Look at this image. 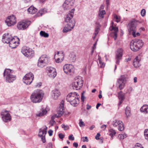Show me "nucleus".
<instances>
[{
	"mask_svg": "<svg viewBox=\"0 0 148 148\" xmlns=\"http://www.w3.org/2000/svg\"><path fill=\"white\" fill-rule=\"evenodd\" d=\"M74 10V8L71 10V13L67 15L66 17L65 21L68 23L65 25L63 30V32L64 33H66L71 30L75 25V21L71 20L73 16V13Z\"/></svg>",
	"mask_w": 148,
	"mask_h": 148,
	"instance_id": "f257e3e1",
	"label": "nucleus"
},
{
	"mask_svg": "<svg viewBox=\"0 0 148 148\" xmlns=\"http://www.w3.org/2000/svg\"><path fill=\"white\" fill-rule=\"evenodd\" d=\"M44 95V92L42 90L37 89L32 93L30 98L33 103H39L42 101Z\"/></svg>",
	"mask_w": 148,
	"mask_h": 148,
	"instance_id": "f03ea898",
	"label": "nucleus"
},
{
	"mask_svg": "<svg viewBox=\"0 0 148 148\" xmlns=\"http://www.w3.org/2000/svg\"><path fill=\"white\" fill-rule=\"evenodd\" d=\"M79 95L76 92H71L67 95L66 100L71 105L75 107L79 103Z\"/></svg>",
	"mask_w": 148,
	"mask_h": 148,
	"instance_id": "7ed1b4c3",
	"label": "nucleus"
},
{
	"mask_svg": "<svg viewBox=\"0 0 148 148\" xmlns=\"http://www.w3.org/2000/svg\"><path fill=\"white\" fill-rule=\"evenodd\" d=\"M14 71L9 69H6L4 71L3 75L6 82H12L16 79V76L12 74Z\"/></svg>",
	"mask_w": 148,
	"mask_h": 148,
	"instance_id": "20e7f679",
	"label": "nucleus"
},
{
	"mask_svg": "<svg viewBox=\"0 0 148 148\" xmlns=\"http://www.w3.org/2000/svg\"><path fill=\"white\" fill-rule=\"evenodd\" d=\"M130 48L134 51H138L143 46V42L141 40H132L130 43Z\"/></svg>",
	"mask_w": 148,
	"mask_h": 148,
	"instance_id": "39448f33",
	"label": "nucleus"
},
{
	"mask_svg": "<svg viewBox=\"0 0 148 148\" xmlns=\"http://www.w3.org/2000/svg\"><path fill=\"white\" fill-rule=\"evenodd\" d=\"M138 21L136 20L132 21L128 24L129 27L128 31L130 34H132L134 37H136V27Z\"/></svg>",
	"mask_w": 148,
	"mask_h": 148,
	"instance_id": "423d86ee",
	"label": "nucleus"
},
{
	"mask_svg": "<svg viewBox=\"0 0 148 148\" xmlns=\"http://www.w3.org/2000/svg\"><path fill=\"white\" fill-rule=\"evenodd\" d=\"M49 59L47 55H44L40 57L38 62V66L42 68L49 63Z\"/></svg>",
	"mask_w": 148,
	"mask_h": 148,
	"instance_id": "0eeeda50",
	"label": "nucleus"
},
{
	"mask_svg": "<svg viewBox=\"0 0 148 148\" xmlns=\"http://www.w3.org/2000/svg\"><path fill=\"white\" fill-rule=\"evenodd\" d=\"M31 23V21H23L18 23L17 27L19 30H24L26 29Z\"/></svg>",
	"mask_w": 148,
	"mask_h": 148,
	"instance_id": "6e6552de",
	"label": "nucleus"
},
{
	"mask_svg": "<svg viewBox=\"0 0 148 148\" xmlns=\"http://www.w3.org/2000/svg\"><path fill=\"white\" fill-rule=\"evenodd\" d=\"M21 51L25 56L27 57L33 56L34 52V51L31 49L26 46L22 47Z\"/></svg>",
	"mask_w": 148,
	"mask_h": 148,
	"instance_id": "1a4fd4ad",
	"label": "nucleus"
},
{
	"mask_svg": "<svg viewBox=\"0 0 148 148\" xmlns=\"http://www.w3.org/2000/svg\"><path fill=\"white\" fill-rule=\"evenodd\" d=\"M63 70L65 73L70 75H72L74 72V67L71 64H66L63 67Z\"/></svg>",
	"mask_w": 148,
	"mask_h": 148,
	"instance_id": "9d476101",
	"label": "nucleus"
},
{
	"mask_svg": "<svg viewBox=\"0 0 148 148\" xmlns=\"http://www.w3.org/2000/svg\"><path fill=\"white\" fill-rule=\"evenodd\" d=\"M1 115L2 116V118L4 122H7L11 120V116L8 111L3 110L1 112Z\"/></svg>",
	"mask_w": 148,
	"mask_h": 148,
	"instance_id": "9b49d317",
	"label": "nucleus"
},
{
	"mask_svg": "<svg viewBox=\"0 0 148 148\" xmlns=\"http://www.w3.org/2000/svg\"><path fill=\"white\" fill-rule=\"evenodd\" d=\"M83 81L81 80H75L74 82L71 84V86L74 90H78L80 89L83 85Z\"/></svg>",
	"mask_w": 148,
	"mask_h": 148,
	"instance_id": "f8f14e48",
	"label": "nucleus"
},
{
	"mask_svg": "<svg viewBox=\"0 0 148 148\" xmlns=\"http://www.w3.org/2000/svg\"><path fill=\"white\" fill-rule=\"evenodd\" d=\"M75 0H66L62 5L64 10H68L74 5Z\"/></svg>",
	"mask_w": 148,
	"mask_h": 148,
	"instance_id": "ddd939ff",
	"label": "nucleus"
},
{
	"mask_svg": "<svg viewBox=\"0 0 148 148\" xmlns=\"http://www.w3.org/2000/svg\"><path fill=\"white\" fill-rule=\"evenodd\" d=\"M8 26L14 25L16 23V17L13 15L8 16L5 21Z\"/></svg>",
	"mask_w": 148,
	"mask_h": 148,
	"instance_id": "4468645a",
	"label": "nucleus"
},
{
	"mask_svg": "<svg viewBox=\"0 0 148 148\" xmlns=\"http://www.w3.org/2000/svg\"><path fill=\"white\" fill-rule=\"evenodd\" d=\"M126 81V78L124 75H122L118 79L117 83L119 84V88L121 90L124 88L125 85V82Z\"/></svg>",
	"mask_w": 148,
	"mask_h": 148,
	"instance_id": "2eb2a0df",
	"label": "nucleus"
},
{
	"mask_svg": "<svg viewBox=\"0 0 148 148\" xmlns=\"http://www.w3.org/2000/svg\"><path fill=\"white\" fill-rule=\"evenodd\" d=\"M123 50L122 48H118L117 50V53L116 54V63L119 64L120 61L121 59L123 56Z\"/></svg>",
	"mask_w": 148,
	"mask_h": 148,
	"instance_id": "dca6fc26",
	"label": "nucleus"
},
{
	"mask_svg": "<svg viewBox=\"0 0 148 148\" xmlns=\"http://www.w3.org/2000/svg\"><path fill=\"white\" fill-rule=\"evenodd\" d=\"M46 70L48 71V74L50 77L54 78L56 75L57 73L56 69L51 67H47Z\"/></svg>",
	"mask_w": 148,
	"mask_h": 148,
	"instance_id": "f3484780",
	"label": "nucleus"
},
{
	"mask_svg": "<svg viewBox=\"0 0 148 148\" xmlns=\"http://www.w3.org/2000/svg\"><path fill=\"white\" fill-rule=\"evenodd\" d=\"M16 37L17 38V39L18 40L17 43L15 40V38H13L10 39V42L8 43L10 47L12 48H14L16 47L18 45H16V43H17V44H18L19 43L20 40L19 38L17 37Z\"/></svg>",
	"mask_w": 148,
	"mask_h": 148,
	"instance_id": "a211bd4d",
	"label": "nucleus"
},
{
	"mask_svg": "<svg viewBox=\"0 0 148 148\" xmlns=\"http://www.w3.org/2000/svg\"><path fill=\"white\" fill-rule=\"evenodd\" d=\"M64 101L62 100L61 102V104L60 105L61 106L60 107V108H61L59 110L58 112V113L56 115V117H60L64 113V111H63L64 110Z\"/></svg>",
	"mask_w": 148,
	"mask_h": 148,
	"instance_id": "6ab92c4d",
	"label": "nucleus"
},
{
	"mask_svg": "<svg viewBox=\"0 0 148 148\" xmlns=\"http://www.w3.org/2000/svg\"><path fill=\"white\" fill-rule=\"evenodd\" d=\"M111 30L114 31V32L111 33V35L112 36H113L114 40H116L117 37V33L118 31V28L117 27H115L113 26H112Z\"/></svg>",
	"mask_w": 148,
	"mask_h": 148,
	"instance_id": "aec40b11",
	"label": "nucleus"
},
{
	"mask_svg": "<svg viewBox=\"0 0 148 148\" xmlns=\"http://www.w3.org/2000/svg\"><path fill=\"white\" fill-rule=\"evenodd\" d=\"M47 128L46 127V128H45L43 130L41 129H40L38 136L41 139H45V135L47 133Z\"/></svg>",
	"mask_w": 148,
	"mask_h": 148,
	"instance_id": "412c9836",
	"label": "nucleus"
},
{
	"mask_svg": "<svg viewBox=\"0 0 148 148\" xmlns=\"http://www.w3.org/2000/svg\"><path fill=\"white\" fill-rule=\"evenodd\" d=\"M10 40L9 37V33H7L4 34L2 37V41L5 43L8 44Z\"/></svg>",
	"mask_w": 148,
	"mask_h": 148,
	"instance_id": "4be33fe9",
	"label": "nucleus"
},
{
	"mask_svg": "<svg viewBox=\"0 0 148 148\" xmlns=\"http://www.w3.org/2000/svg\"><path fill=\"white\" fill-rule=\"evenodd\" d=\"M60 95V92L58 89H56L52 91V96L55 99H57Z\"/></svg>",
	"mask_w": 148,
	"mask_h": 148,
	"instance_id": "5701e85b",
	"label": "nucleus"
},
{
	"mask_svg": "<svg viewBox=\"0 0 148 148\" xmlns=\"http://www.w3.org/2000/svg\"><path fill=\"white\" fill-rule=\"evenodd\" d=\"M140 60L138 59V56L134 60L133 64L135 67H139L140 66Z\"/></svg>",
	"mask_w": 148,
	"mask_h": 148,
	"instance_id": "b1692460",
	"label": "nucleus"
},
{
	"mask_svg": "<svg viewBox=\"0 0 148 148\" xmlns=\"http://www.w3.org/2000/svg\"><path fill=\"white\" fill-rule=\"evenodd\" d=\"M37 9L32 6H31L27 9L28 12L29 13L32 14L35 13L37 12Z\"/></svg>",
	"mask_w": 148,
	"mask_h": 148,
	"instance_id": "393cba45",
	"label": "nucleus"
},
{
	"mask_svg": "<svg viewBox=\"0 0 148 148\" xmlns=\"http://www.w3.org/2000/svg\"><path fill=\"white\" fill-rule=\"evenodd\" d=\"M23 78H26L29 79L33 78V80L34 79V75L31 72H30L28 73H27L24 77Z\"/></svg>",
	"mask_w": 148,
	"mask_h": 148,
	"instance_id": "a878e982",
	"label": "nucleus"
},
{
	"mask_svg": "<svg viewBox=\"0 0 148 148\" xmlns=\"http://www.w3.org/2000/svg\"><path fill=\"white\" fill-rule=\"evenodd\" d=\"M125 95H118V98L119 99V103L118 105L120 106L122 103L123 100L125 99Z\"/></svg>",
	"mask_w": 148,
	"mask_h": 148,
	"instance_id": "bb28decb",
	"label": "nucleus"
},
{
	"mask_svg": "<svg viewBox=\"0 0 148 148\" xmlns=\"http://www.w3.org/2000/svg\"><path fill=\"white\" fill-rule=\"evenodd\" d=\"M140 111L142 112H148V105H145L143 106L140 108Z\"/></svg>",
	"mask_w": 148,
	"mask_h": 148,
	"instance_id": "cd10ccee",
	"label": "nucleus"
},
{
	"mask_svg": "<svg viewBox=\"0 0 148 148\" xmlns=\"http://www.w3.org/2000/svg\"><path fill=\"white\" fill-rule=\"evenodd\" d=\"M24 79L23 82L27 85L30 84L33 81V78L31 79L26 78H23Z\"/></svg>",
	"mask_w": 148,
	"mask_h": 148,
	"instance_id": "c85d7f7f",
	"label": "nucleus"
},
{
	"mask_svg": "<svg viewBox=\"0 0 148 148\" xmlns=\"http://www.w3.org/2000/svg\"><path fill=\"white\" fill-rule=\"evenodd\" d=\"M131 113L130 108L129 107L127 106L125 109V114L127 117L130 116Z\"/></svg>",
	"mask_w": 148,
	"mask_h": 148,
	"instance_id": "c756f323",
	"label": "nucleus"
},
{
	"mask_svg": "<svg viewBox=\"0 0 148 148\" xmlns=\"http://www.w3.org/2000/svg\"><path fill=\"white\" fill-rule=\"evenodd\" d=\"M122 123V121H120L115 120L113 121V125L114 126L116 127L117 126H119L120 124Z\"/></svg>",
	"mask_w": 148,
	"mask_h": 148,
	"instance_id": "7c9ffc66",
	"label": "nucleus"
},
{
	"mask_svg": "<svg viewBox=\"0 0 148 148\" xmlns=\"http://www.w3.org/2000/svg\"><path fill=\"white\" fill-rule=\"evenodd\" d=\"M40 34L41 36L46 38L49 37V35L48 33H46L45 31H41L40 33Z\"/></svg>",
	"mask_w": 148,
	"mask_h": 148,
	"instance_id": "2f4dec72",
	"label": "nucleus"
},
{
	"mask_svg": "<svg viewBox=\"0 0 148 148\" xmlns=\"http://www.w3.org/2000/svg\"><path fill=\"white\" fill-rule=\"evenodd\" d=\"M99 58L98 59V60L99 61V63L100 65V67L101 68H103L105 66V64L104 62H102L101 60V58L99 56H98Z\"/></svg>",
	"mask_w": 148,
	"mask_h": 148,
	"instance_id": "473e14b6",
	"label": "nucleus"
},
{
	"mask_svg": "<svg viewBox=\"0 0 148 148\" xmlns=\"http://www.w3.org/2000/svg\"><path fill=\"white\" fill-rule=\"evenodd\" d=\"M47 112V111L46 110L43 109L42 110V112L39 113L38 114H37V116H41L46 114Z\"/></svg>",
	"mask_w": 148,
	"mask_h": 148,
	"instance_id": "72a5a7b5",
	"label": "nucleus"
},
{
	"mask_svg": "<svg viewBox=\"0 0 148 148\" xmlns=\"http://www.w3.org/2000/svg\"><path fill=\"white\" fill-rule=\"evenodd\" d=\"M76 59V55L73 53L71 54L70 56V60L72 62H75Z\"/></svg>",
	"mask_w": 148,
	"mask_h": 148,
	"instance_id": "f704fd0d",
	"label": "nucleus"
},
{
	"mask_svg": "<svg viewBox=\"0 0 148 148\" xmlns=\"http://www.w3.org/2000/svg\"><path fill=\"white\" fill-rule=\"evenodd\" d=\"M61 54H62V57L61 59V60H60V58H58L57 59V60H56V62L57 63H59L61 62H62L64 60V54L63 52H62V53H61Z\"/></svg>",
	"mask_w": 148,
	"mask_h": 148,
	"instance_id": "c9c22d12",
	"label": "nucleus"
},
{
	"mask_svg": "<svg viewBox=\"0 0 148 148\" xmlns=\"http://www.w3.org/2000/svg\"><path fill=\"white\" fill-rule=\"evenodd\" d=\"M106 14L105 11L104 10H103L100 12L99 13V16L102 18H104V15Z\"/></svg>",
	"mask_w": 148,
	"mask_h": 148,
	"instance_id": "e433bc0d",
	"label": "nucleus"
},
{
	"mask_svg": "<svg viewBox=\"0 0 148 148\" xmlns=\"http://www.w3.org/2000/svg\"><path fill=\"white\" fill-rule=\"evenodd\" d=\"M118 129L120 131H122L124 130V126L122 122V123L120 124L118 126Z\"/></svg>",
	"mask_w": 148,
	"mask_h": 148,
	"instance_id": "4c0bfd02",
	"label": "nucleus"
},
{
	"mask_svg": "<svg viewBox=\"0 0 148 148\" xmlns=\"http://www.w3.org/2000/svg\"><path fill=\"white\" fill-rule=\"evenodd\" d=\"M98 25L96 26L95 30V31L94 33H97L98 34L99 33V29H100L101 27V26L99 25V23H97Z\"/></svg>",
	"mask_w": 148,
	"mask_h": 148,
	"instance_id": "58836bf2",
	"label": "nucleus"
},
{
	"mask_svg": "<svg viewBox=\"0 0 148 148\" xmlns=\"http://www.w3.org/2000/svg\"><path fill=\"white\" fill-rule=\"evenodd\" d=\"M116 134V132L113 129H111L110 130L109 135L112 137V138L113 136L115 135Z\"/></svg>",
	"mask_w": 148,
	"mask_h": 148,
	"instance_id": "ea45409f",
	"label": "nucleus"
},
{
	"mask_svg": "<svg viewBox=\"0 0 148 148\" xmlns=\"http://www.w3.org/2000/svg\"><path fill=\"white\" fill-rule=\"evenodd\" d=\"M115 19V21L117 23L119 22L121 20V18L119 16H118L116 15H115L114 17Z\"/></svg>",
	"mask_w": 148,
	"mask_h": 148,
	"instance_id": "a19ab883",
	"label": "nucleus"
},
{
	"mask_svg": "<svg viewBox=\"0 0 148 148\" xmlns=\"http://www.w3.org/2000/svg\"><path fill=\"white\" fill-rule=\"evenodd\" d=\"M119 139H124L126 138L127 137V136L125 134H123L121 135H119Z\"/></svg>",
	"mask_w": 148,
	"mask_h": 148,
	"instance_id": "79ce46f5",
	"label": "nucleus"
},
{
	"mask_svg": "<svg viewBox=\"0 0 148 148\" xmlns=\"http://www.w3.org/2000/svg\"><path fill=\"white\" fill-rule=\"evenodd\" d=\"M133 148H144L139 143H137L135 145L134 147Z\"/></svg>",
	"mask_w": 148,
	"mask_h": 148,
	"instance_id": "37998d69",
	"label": "nucleus"
},
{
	"mask_svg": "<svg viewBox=\"0 0 148 148\" xmlns=\"http://www.w3.org/2000/svg\"><path fill=\"white\" fill-rule=\"evenodd\" d=\"M144 135L145 139H148V129H146L144 131Z\"/></svg>",
	"mask_w": 148,
	"mask_h": 148,
	"instance_id": "c03bdc74",
	"label": "nucleus"
},
{
	"mask_svg": "<svg viewBox=\"0 0 148 148\" xmlns=\"http://www.w3.org/2000/svg\"><path fill=\"white\" fill-rule=\"evenodd\" d=\"M79 126L81 127H82L85 126L84 123L83 122L82 119L79 120Z\"/></svg>",
	"mask_w": 148,
	"mask_h": 148,
	"instance_id": "a18cd8bd",
	"label": "nucleus"
},
{
	"mask_svg": "<svg viewBox=\"0 0 148 148\" xmlns=\"http://www.w3.org/2000/svg\"><path fill=\"white\" fill-rule=\"evenodd\" d=\"M43 14L42 11L40 10L36 14V16L37 17H39L42 16Z\"/></svg>",
	"mask_w": 148,
	"mask_h": 148,
	"instance_id": "49530a36",
	"label": "nucleus"
},
{
	"mask_svg": "<svg viewBox=\"0 0 148 148\" xmlns=\"http://www.w3.org/2000/svg\"><path fill=\"white\" fill-rule=\"evenodd\" d=\"M146 11L145 9H143L141 12V14L142 16H144L145 14Z\"/></svg>",
	"mask_w": 148,
	"mask_h": 148,
	"instance_id": "de8ad7c7",
	"label": "nucleus"
},
{
	"mask_svg": "<svg viewBox=\"0 0 148 148\" xmlns=\"http://www.w3.org/2000/svg\"><path fill=\"white\" fill-rule=\"evenodd\" d=\"M85 92L84 91H83L82 93L81 99L82 102H84V99L85 98L84 95V93Z\"/></svg>",
	"mask_w": 148,
	"mask_h": 148,
	"instance_id": "09e8293b",
	"label": "nucleus"
},
{
	"mask_svg": "<svg viewBox=\"0 0 148 148\" xmlns=\"http://www.w3.org/2000/svg\"><path fill=\"white\" fill-rule=\"evenodd\" d=\"M40 10L42 11V14H43L47 12V9L46 8H44L41 9H40Z\"/></svg>",
	"mask_w": 148,
	"mask_h": 148,
	"instance_id": "8fccbe9b",
	"label": "nucleus"
},
{
	"mask_svg": "<svg viewBox=\"0 0 148 148\" xmlns=\"http://www.w3.org/2000/svg\"><path fill=\"white\" fill-rule=\"evenodd\" d=\"M58 136L60 139H63L64 138V135L62 133H60L58 134Z\"/></svg>",
	"mask_w": 148,
	"mask_h": 148,
	"instance_id": "3c124183",
	"label": "nucleus"
},
{
	"mask_svg": "<svg viewBox=\"0 0 148 148\" xmlns=\"http://www.w3.org/2000/svg\"><path fill=\"white\" fill-rule=\"evenodd\" d=\"M49 148H53L52 143L50 142L47 145V147Z\"/></svg>",
	"mask_w": 148,
	"mask_h": 148,
	"instance_id": "603ef678",
	"label": "nucleus"
},
{
	"mask_svg": "<svg viewBox=\"0 0 148 148\" xmlns=\"http://www.w3.org/2000/svg\"><path fill=\"white\" fill-rule=\"evenodd\" d=\"M73 146L75 147L76 148H77L78 146V143L77 142H74L73 144Z\"/></svg>",
	"mask_w": 148,
	"mask_h": 148,
	"instance_id": "864d4df0",
	"label": "nucleus"
},
{
	"mask_svg": "<svg viewBox=\"0 0 148 148\" xmlns=\"http://www.w3.org/2000/svg\"><path fill=\"white\" fill-rule=\"evenodd\" d=\"M53 132V131L51 130H49L48 131V133L49 136H51L52 135Z\"/></svg>",
	"mask_w": 148,
	"mask_h": 148,
	"instance_id": "5fc2aeb1",
	"label": "nucleus"
},
{
	"mask_svg": "<svg viewBox=\"0 0 148 148\" xmlns=\"http://www.w3.org/2000/svg\"><path fill=\"white\" fill-rule=\"evenodd\" d=\"M100 134L99 133H97L96 136H95V139H100L99 137L100 136Z\"/></svg>",
	"mask_w": 148,
	"mask_h": 148,
	"instance_id": "6e6d98bb",
	"label": "nucleus"
},
{
	"mask_svg": "<svg viewBox=\"0 0 148 148\" xmlns=\"http://www.w3.org/2000/svg\"><path fill=\"white\" fill-rule=\"evenodd\" d=\"M62 127L63 128H64V130H65V129L66 128H67V129H68V128H69L68 127L67 125L66 126L64 124H62Z\"/></svg>",
	"mask_w": 148,
	"mask_h": 148,
	"instance_id": "4d7b16f0",
	"label": "nucleus"
},
{
	"mask_svg": "<svg viewBox=\"0 0 148 148\" xmlns=\"http://www.w3.org/2000/svg\"><path fill=\"white\" fill-rule=\"evenodd\" d=\"M131 58L129 57L127 58H126L125 60V61L126 62H127L129 61H130L131 60Z\"/></svg>",
	"mask_w": 148,
	"mask_h": 148,
	"instance_id": "13d9d810",
	"label": "nucleus"
},
{
	"mask_svg": "<svg viewBox=\"0 0 148 148\" xmlns=\"http://www.w3.org/2000/svg\"><path fill=\"white\" fill-rule=\"evenodd\" d=\"M41 85L42 83L41 82H40L36 85V87H39L41 86Z\"/></svg>",
	"mask_w": 148,
	"mask_h": 148,
	"instance_id": "bf43d9fd",
	"label": "nucleus"
},
{
	"mask_svg": "<svg viewBox=\"0 0 148 148\" xmlns=\"http://www.w3.org/2000/svg\"><path fill=\"white\" fill-rule=\"evenodd\" d=\"M68 139H74L73 134H71L69 136Z\"/></svg>",
	"mask_w": 148,
	"mask_h": 148,
	"instance_id": "052dcab7",
	"label": "nucleus"
},
{
	"mask_svg": "<svg viewBox=\"0 0 148 148\" xmlns=\"http://www.w3.org/2000/svg\"><path fill=\"white\" fill-rule=\"evenodd\" d=\"M86 106V109L88 110H89L91 107V106H89L88 104H87Z\"/></svg>",
	"mask_w": 148,
	"mask_h": 148,
	"instance_id": "680f3d73",
	"label": "nucleus"
},
{
	"mask_svg": "<svg viewBox=\"0 0 148 148\" xmlns=\"http://www.w3.org/2000/svg\"><path fill=\"white\" fill-rule=\"evenodd\" d=\"M101 104L100 103H97L96 106V108L97 109H98L99 107L101 105Z\"/></svg>",
	"mask_w": 148,
	"mask_h": 148,
	"instance_id": "e2e57ef3",
	"label": "nucleus"
},
{
	"mask_svg": "<svg viewBox=\"0 0 148 148\" xmlns=\"http://www.w3.org/2000/svg\"><path fill=\"white\" fill-rule=\"evenodd\" d=\"M31 0H24V3H27L31 2Z\"/></svg>",
	"mask_w": 148,
	"mask_h": 148,
	"instance_id": "0e129e2a",
	"label": "nucleus"
},
{
	"mask_svg": "<svg viewBox=\"0 0 148 148\" xmlns=\"http://www.w3.org/2000/svg\"><path fill=\"white\" fill-rule=\"evenodd\" d=\"M137 77H135L134 78V83H136L137 82Z\"/></svg>",
	"mask_w": 148,
	"mask_h": 148,
	"instance_id": "69168bd1",
	"label": "nucleus"
},
{
	"mask_svg": "<svg viewBox=\"0 0 148 148\" xmlns=\"http://www.w3.org/2000/svg\"><path fill=\"white\" fill-rule=\"evenodd\" d=\"M94 47H92V51L91 52V55H92L93 52H94Z\"/></svg>",
	"mask_w": 148,
	"mask_h": 148,
	"instance_id": "338daca9",
	"label": "nucleus"
},
{
	"mask_svg": "<svg viewBox=\"0 0 148 148\" xmlns=\"http://www.w3.org/2000/svg\"><path fill=\"white\" fill-rule=\"evenodd\" d=\"M95 127V126L94 125H92L89 128V129L90 130H92L93 128Z\"/></svg>",
	"mask_w": 148,
	"mask_h": 148,
	"instance_id": "774afa93",
	"label": "nucleus"
}]
</instances>
